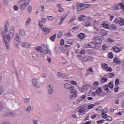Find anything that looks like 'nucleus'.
Here are the masks:
<instances>
[{"label": "nucleus", "mask_w": 124, "mask_h": 124, "mask_svg": "<svg viewBox=\"0 0 124 124\" xmlns=\"http://www.w3.org/2000/svg\"><path fill=\"white\" fill-rule=\"evenodd\" d=\"M21 45L24 48H30L31 47V44L28 42L22 43Z\"/></svg>", "instance_id": "12"}, {"label": "nucleus", "mask_w": 124, "mask_h": 124, "mask_svg": "<svg viewBox=\"0 0 124 124\" xmlns=\"http://www.w3.org/2000/svg\"><path fill=\"white\" fill-rule=\"evenodd\" d=\"M105 119L108 122H111L112 120H113V118L110 116H108L106 117L105 118Z\"/></svg>", "instance_id": "21"}, {"label": "nucleus", "mask_w": 124, "mask_h": 124, "mask_svg": "<svg viewBox=\"0 0 124 124\" xmlns=\"http://www.w3.org/2000/svg\"><path fill=\"white\" fill-rule=\"evenodd\" d=\"M108 58L109 59H113L114 58V55L113 54V52H109L108 54Z\"/></svg>", "instance_id": "26"}, {"label": "nucleus", "mask_w": 124, "mask_h": 124, "mask_svg": "<svg viewBox=\"0 0 124 124\" xmlns=\"http://www.w3.org/2000/svg\"><path fill=\"white\" fill-rule=\"evenodd\" d=\"M108 111L109 110H108V108H104L102 111L103 113H108Z\"/></svg>", "instance_id": "57"}, {"label": "nucleus", "mask_w": 124, "mask_h": 124, "mask_svg": "<svg viewBox=\"0 0 124 124\" xmlns=\"http://www.w3.org/2000/svg\"><path fill=\"white\" fill-rule=\"evenodd\" d=\"M14 27L13 26H10L9 29V32H14Z\"/></svg>", "instance_id": "28"}, {"label": "nucleus", "mask_w": 124, "mask_h": 124, "mask_svg": "<svg viewBox=\"0 0 124 124\" xmlns=\"http://www.w3.org/2000/svg\"><path fill=\"white\" fill-rule=\"evenodd\" d=\"M119 5V7L120 6L121 9H122L123 10H124V4H123L122 3H120Z\"/></svg>", "instance_id": "45"}, {"label": "nucleus", "mask_w": 124, "mask_h": 124, "mask_svg": "<svg viewBox=\"0 0 124 124\" xmlns=\"http://www.w3.org/2000/svg\"><path fill=\"white\" fill-rule=\"evenodd\" d=\"M93 40L95 41L96 44H100L102 42V39H101V37L98 36V37H94L93 38Z\"/></svg>", "instance_id": "7"}, {"label": "nucleus", "mask_w": 124, "mask_h": 124, "mask_svg": "<svg viewBox=\"0 0 124 124\" xmlns=\"http://www.w3.org/2000/svg\"><path fill=\"white\" fill-rule=\"evenodd\" d=\"M61 79H68V77L65 74H62Z\"/></svg>", "instance_id": "36"}, {"label": "nucleus", "mask_w": 124, "mask_h": 124, "mask_svg": "<svg viewBox=\"0 0 124 124\" xmlns=\"http://www.w3.org/2000/svg\"><path fill=\"white\" fill-rule=\"evenodd\" d=\"M65 18H66V16L65 17H62V18H61L60 24L63 23V21H64V20H65Z\"/></svg>", "instance_id": "49"}, {"label": "nucleus", "mask_w": 124, "mask_h": 124, "mask_svg": "<svg viewBox=\"0 0 124 124\" xmlns=\"http://www.w3.org/2000/svg\"><path fill=\"white\" fill-rule=\"evenodd\" d=\"M91 5L90 4H81V6L83 9H85V8H87V7H89Z\"/></svg>", "instance_id": "31"}, {"label": "nucleus", "mask_w": 124, "mask_h": 124, "mask_svg": "<svg viewBox=\"0 0 124 124\" xmlns=\"http://www.w3.org/2000/svg\"><path fill=\"white\" fill-rule=\"evenodd\" d=\"M103 89L104 91H107V93H109V91H110L109 89V87L107 85H105Z\"/></svg>", "instance_id": "24"}, {"label": "nucleus", "mask_w": 124, "mask_h": 124, "mask_svg": "<svg viewBox=\"0 0 124 124\" xmlns=\"http://www.w3.org/2000/svg\"><path fill=\"white\" fill-rule=\"evenodd\" d=\"M19 34L20 36H25L26 35V32L25 30L21 29L19 31Z\"/></svg>", "instance_id": "15"}, {"label": "nucleus", "mask_w": 124, "mask_h": 124, "mask_svg": "<svg viewBox=\"0 0 124 124\" xmlns=\"http://www.w3.org/2000/svg\"><path fill=\"white\" fill-rule=\"evenodd\" d=\"M112 49H113L114 51L115 52V53H120V52H121L120 48H119V47H117V46H114L112 47Z\"/></svg>", "instance_id": "19"}, {"label": "nucleus", "mask_w": 124, "mask_h": 124, "mask_svg": "<svg viewBox=\"0 0 124 124\" xmlns=\"http://www.w3.org/2000/svg\"><path fill=\"white\" fill-rule=\"evenodd\" d=\"M115 8L116 10H119V9H120V5H119V4L115 5Z\"/></svg>", "instance_id": "53"}, {"label": "nucleus", "mask_w": 124, "mask_h": 124, "mask_svg": "<svg viewBox=\"0 0 124 124\" xmlns=\"http://www.w3.org/2000/svg\"><path fill=\"white\" fill-rule=\"evenodd\" d=\"M86 109L83 107H80L78 108V113L82 114V113H85Z\"/></svg>", "instance_id": "17"}, {"label": "nucleus", "mask_w": 124, "mask_h": 124, "mask_svg": "<svg viewBox=\"0 0 124 124\" xmlns=\"http://www.w3.org/2000/svg\"><path fill=\"white\" fill-rule=\"evenodd\" d=\"M113 62L118 65H119V64H121V61L117 57H115L113 59Z\"/></svg>", "instance_id": "14"}, {"label": "nucleus", "mask_w": 124, "mask_h": 124, "mask_svg": "<svg viewBox=\"0 0 124 124\" xmlns=\"http://www.w3.org/2000/svg\"><path fill=\"white\" fill-rule=\"evenodd\" d=\"M54 93V90L53 87L49 85L48 89V94H53Z\"/></svg>", "instance_id": "13"}, {"label": "nucleus", "mask_w": 124, "mask_h": 124, "mask_svg": "<svg viewBox=\"0 0 124 124\" xmlns=\"http://www.w3.org/2000/svg\"><path fill=\"white\" fill-rule=\"evenodd\" d=\"M76 19V16H73L70 19V20L69 21V23H72V22H74Z\"/></svg>", "instance_id": "34"}, {"label": "nucleus", "mask_w": 124, "mask_h": 124, "mask_svg": "<svg viewBox=\"0 0 124 124\" xmlns=\"http://www.w3.org/2000/svg\"><path fill=\"white\" fill-rule=\"evenodd\" d=\"M41 30L43 32V34H45V35L49 34V33H50V32L51 31V30L47 28L44 27L42 28Z\"/></svg>", "instance_id": "8"}, {"label": "nucleus", "mask_w": 124, "mask_h": 124, "mask_svg": "<svg viewBox=\"0 0 124 124\" xmlns=\"http://www.w3.org/2000/svg\"><path fill=\"white\" fill-rule=\"evenodd\" d=\"M62 73L58 72L57 73V76L58 77H60V78H62Z\"/></svg>", "instance_id": "63"}, {"label": "nucleus", "mask_w": 124, "mask_h": 124, "mask_svg": "<svg viewBox=\"0 0 124 124\" xmlns=\"http://www.w3.org/2000/svg\"><path fill=\"white\" fill-rule=\"evenodd\" d=\"M86 17H87V16H85L84 15H81L79 17H78V19L80 21H84V20H85L84 19V18H86Z\"/></svg>", "instance_id": "20"}, {"label": "nucleus", "mask_w": 124, "mask_h": 124, "mask_svg": "<svg viewBox=\"0 0 124 124\" xmlns=\"http://www.w3.org/2000/svg\"><path fill=\"white\" fill-rule=\"evenodd\" d=\"M76 6L78 7L77 8V11H81L83 10H84V8H83V7H82V5L79 3H77Z\"/></svg>", "instance_id": "11"}, {"label": "nucleus", "mask_w": 124, "mask_h": 124, "mask_svg": "<svg viewBox=\"0 0 124 124\" xmlns=\"http://www.w3.org/2000/svg\"><path fill=\"white\" fill-rule=\"evenodd\" d=\"M30 101V99L28 98H26L24 100L25 103H29V102Z\"/></svg>", "instance_id": "61"}, {"label": "nucleus", "mask_w": 124, "mask_h": 124, "mask_svg": "<svg viewBox=\"0 0 124 124\" xmlns=\"http://www.w3.org/2000/svg\"><path fill=\"white\" fill-rule=\"evenodd\" d=\"M31 110V106H28L27 108L26 109V112H30Z\"/></svg>", "instance_id": "47"}, {"label": "nucleus", "mask_w": 124, "mask_h": 124, "mask_svg": "<svg viewBox=\"0 0 124 124\" xmlns=\"http://www.w3.org/2000/svg\"><path fill=\"white\" fill-rule=\"evenodd\" d=\"M62 37V32H59L57 35V38H61Z\"/></svg>", "instance_id": "35"}, {"label": "nucleus", "mask_w": 124, "mask_h": 124, "mask_svg": "<svg viewBox=\"0 0 124 124\" xmlns=\"http://www.w3.org/2000/svg\"><path fill=\"white\" fill-rule=\"evenodd\" d=\"M32 82H33V86L35 88H38V89H39L40 88V86H38V82H37V79H33L32 80Z\"/></svg>", "instance_id": "10"}, {"label": "nucleus", "mask_w": 124, "mask_h": 124, "mask_svg": "<svg viewBox=\"0 0 124 124\" xmlns=\"http://www.w3.org/2000/svg\"><path fill=\"white\" fill-rule=\"evenodd\" d=\"M78 38H80V39H84V38H85V34L80 33L78 35Z\"/></svg>", "instance_id": "23"}, {"label": "nucleus", "mask_w": 124, "mask_h": 124, "mask_svg": "<svg viewBox=\"0 0 124 124\" xmlns=\"http://www.w3.org/2000/svg\"><path fill=\"white\" fill-rule=\"evenodd\" d=\"M39 25L41 29H43V28H44V26H43V23H42V21L39 22Z\"/></svg>", "instance_id": "41"}, {"label": "nucleus", "mask_w": 124, "mask_h": 124, "mask_svg": "<svg viewBox=\"0 0 124 124\" xmlns=\"http://www.w3.org/2000/svg\"><path fill=\"white\" fill-rule=\"evenodd\" d=\"M3 93V89L0 86V96Z\"/></svg>", "instance_id": "46"}, {"label": "nucleus", "mask_w": 124, "mask_h": 124, "mask_svg": "<svg viewBox=\"0 0 124 124\" xmlns=\"http://www.w3.org/2000/svg\"><path fill=\"white\" fill-rule=\"evenodd\" d=\"M19 8H18L17 6L15 5L14 6V10L17 11Z\"/></svg>", "instance_id": "64"}, {"label": "nucleus", "mask_w": 124, "mask_h": 124, "mask_svg": "<svg viewBox=\"0 0 124 124\" xmlns=\"http://www.w3.org/2000/svg\"><path fill=\"white\" fill-rule=\"evenodd\" d=\"M108 41H109V42H115V40H113L110 38H108Z\"/></svg>", "instance_id": "58"}, {"label": "nucleus", "mask_w": 124, "mask_h": 124, "mask_svg": "<svg viewBox=\"0 0 124 124\" xmlns=\"http://www.w3.org/2000/svg\"><path fill=\"white\" fill-rule=\"evenodd\" d=\"M3 110V106L1 105V103H0V113H1V111Z\"/></svg>", "instance_id": "51"}, {"label": "nucleus", "mask_w": 124, "mask_h": 124, "mask_svg": "<svg viewBox=\"0 0 124 124\" xmlns=\"http://www.w3.org/2000/svg\"><path fill=\"white\" fill-rule=\"evenodd\" d=\"M101 115L102 116V118L103 119H105V118H106V117L108 116H107V114L106 113H105V112H102L101 113Z\"/></svg>", "instance_id": "42"}, {"label": "nucleus", "mask_w": 124, "mask_h": 124, "mask_svg": "<svg viewBox=\"0 0 124 124\" xmlns=\"http://www.w3.org/2000/svg\"><path fill=\"white\" fill-rule=\"evenodd\" d=\"M15 40L16 41H17V42H19V41H20V40H21V37L20 36V35H19L18 34H16L15 35Z\"/></svg>", "instance_id": "18"}, {"label": "nucleus", "mask_w": 124, "mask_h": 124, "mask_svg": "<svg viewBox=\"0 0 124 124\" xmlns=\"http://www.w3.org/2000/svg\"><path fill=\"white\" fill-rule=\"evenodd\" d=\"M108 87L110 88V89H113V88H114V84L110 82L108 84Z\"/></svg>", "instance_id": "44"}, {"label": "nucleus", "mask_w": 124, "mask_h": 124, "mask_svg": "<svg viewBox=\"0 0 124 124\" xmlns=\"http://www.w3.org/2000/svg\"><path fill=\"white\" fill-rule=\"evenodd\" d=\"M103 28H105V29H108L109 28V25L106 23H104L102 24Z\"/></svg>", "instance_id": "37"}, {"label": "nucleus", "mask_w": 124, "mask_h": 124, "mask_svg": "<svg viewBox=\"0 0 124 124\" xmlns=\"http://www.w3.org/2000/svg\"><path fill=\"white\" fill-rule=\"evenodd\" d=\"M101 110H102V106H99L96 109V112H99V111H101Z\"/></svg>", "instance_id": "39"}, {"label": "nucleus", "mask_w": 124, "mask_h": 124, "mask_svg": "<svg viewBox=\"0 0 124 124\" xmlns=\"http://www.w3.org/2000/svg\"><path fill=\"white\" fill-rule=\"evenodd\" d=\"M87 52L88 54H89V55H93V52L91 50H88Z\"/></svg>", "instance_id": "59"}, {"label": "nucleus", "mask_w": 124, "mask_h": 124, "mask_svg": "<svg viewBox=\"0 0 124 124\" xmlns=\"http://www.w3.org/2000/svg\"><path fill=\"white\" fill-rule=\"evenodd\" d=\"M107 48H108V46L106 45V44H104L102 46V50L103 51H105Z\"/></svg>", "instance_id": "29"}, {"label": "nucleus", "mask_w": 124, "mask_h": 124, "mask_svg": "<svg viewBox=\"0 0 124 124\" xmlns=\"http://www.w3.org/2000/svg\"><path fill=\"white\" fill-rule=\"evenodd\" d=\"M36 50H37V51H39V52H40V51H42L41 46H37L36 47Z\"/></svg>", "instance_id": "56"}, {"label": "nucleus", "mask_w": 124, "mask_h": 124, "mask_svg": "<svg viewBox=\"0 0 124 124\" xmlns=\"http://www.w3.org/2000/svg\"><path fill=\"white\" fill-rule=\"evenodd\" d=\"M69 91H70L71 93H73L72 95H70V98H73V97H76L77 96V91H75V88L74 86L71 85L70 88H69Z\"/></svg>", "instance_id": "2"}, {"label": "nucleus", "mask_w": 124, "mask_h": 124, "mask_svg": "<svg viewBox=\"0 0 124 124\" xmlns=\"http://www.w3.org/2000/svg\"><path fill=\"white\" fill-rule=\"evenodd\" d=\"M58 11L59 12H63V11H64V9L62 7L60 8L58 10Z\"/></svg>", "instance_id": "55"}, {"label": "nucleus", "mask_w": 124, "mask_h": 124, "mask_svg": "<svg viewBox=\"0 0 124 124\" xmlns=\"http://www.w3.org/2000/svg\"><path fill=\"white\" fill-rule=\"evenodd\" d=\"M114 22L115 24H119L120 26H124V20L123 19L115 18Z\"/></svg>", "instance_id": "6"}, {"label": "nucleus", "mask_w": 124, "mask_h": 124, "mask_svg": "<svg viewBox=\"0 0 124 124\" xmlns=\"http://www.w3.org/2000/svg\"><path fill=\"white\" fill-rule=\"evenodd\" d=\"M85 48H91L93 49V48L96 47V44L94 42H90L84 45Z\"/></svg>", "instance_id": "5"}, {"label": "nucleus", "mask_w": 124, "mask_h": 124, "mask_svg": "<svg viewBox=\"0 0 124 124\" xmlns=\"http://www.w3.org/2000/svg\"><path fill=\"white\" fill-rule=\"evenodd\" d=\"M111 28L112 29V30H113V31H116V30H117V27H116V25L114 24L111 25Z\"/></svg>", "instance_id": "52"}, {"label": "nucleus", "mask_w": 124, "mask_h": 124, "mask_svg": "<svg viewBox=\"0 0 124 124\" xmlns=\"http://www.w3.org/2000/svg\"><path fill=\"white\" fill-rule=\"evenodd\" d=\"M92 57L91 56H85L82 57V62H90V61H92Z\"/></svg>", "instance_id": "9"}, {"label": "nucleus", "mask_w": 124, "mask_h": 124, "mask_svg": "<svg viewBox=\"0 0 124 124\" xmlns=\"http://www.w3.org/2000/svg\"><path fill=\"white\" fill-rule=\"evenodd\" d=\"M41 50L40 53H44V54H49V49L47 48V46L43 45L41 46Z\"/></svg>", "instance_id": "4"}, {"label": "nucleus", "mask_w": 124, "mask_h": 124, "mask_svg": "<svg viewBox=\"0 0 124 124\" xmlns=\"http://www.w3.org/2000/svg\"><path fill=\"white\" fill-rule=\"evenodd\" d=\"M120 84V79L117 78L115 80V86H117V85H119Z\"/></svg>", "instance_id": "48"}, {"label": "nucleus", "mask_w": 124, "mask_h": 124, "mask_svg": "<svg viewBox=\"0 0 124 124\" xmlns=\"http://www.w3.org/2000/svg\"><path fill=\"white\" fill-rule=\"evenodd\" d=\"M94 106H95V105H94V104H90L89 105H88V109H89V110L92 109V108H93V107H94Z\"/></svg>", "instance_id": "30"}, {"label": "nucleus", "mask_w": 124, "mask_h": 124, "mask_svg": "<svg viewBox=\"0 0 124 124\" xmlns=\"http://www.w3.org/2000/svg\"><path fill=\"white\" fill-rule=\"evenodd\" d=\"M90 26H92V22L87 21L85 23V27H90Z\"/></svg>", "instance_id": "32"}, {"label": "nucleus", "mask_w": 124, "mask_h": 124, "mask_svg": "<svg viewBox=\"0 0 124 124\" xmlns=\"http://www.w3.org/2000/svg\"><path fill=\"white\" fill-rule=\"evenodd\" d=\"M28 5L29 3L28 2H24L22 4V7H23V8H25V7L28 6Z\"/></svg>", "instance_id": "38"}, {"label": "nucleus", "mask_w": 124, "mask_h": 124, "mask_svg": "<svg viewBox=\"0 0 124 124\" xmlns=\"http://www.w3.org/2000/svg\"><path fill=\"white\" fill-rule=\"evenodd\" d=\"M109 16L110 18V21H113V19H114V16L112 15H109Z\"/></svg>", "instance_id": "62"}, {"label": "nucleus", "mask_w": 124, "mask_h": 124, "mask_svg": "<svg viewBox=\"0 0 124 124\" xmlns=\"http://www.w3.org/2000/svg\"><path fill=\"white\" fill-rule=\"evenodd\" d=\"M71 86V85H69L67 83H66L64 85V87L65 88V89H69V88H70Z\"/></svg>", "instance_id": "40"}, {"label": "nucleus", "mask_w": 124, "mask_h": 124, "mask_svg": "<svg viewBox=\"0 0 124 124\" xmlns=\"http://www.w3.org/2000/svg\"><path fill=\"white\" fill-rule=\"evenodd\" d=\"M61 45H64V39H61L60 42Z\"/></svg>", "instance_id": "60"}, {"label": "nucleus", "mask_w": 124, "mask_h": 124, "mask_svg": "<svg viewBox=\"0 0 124 124\" xmlns=\"http://www.w3.org/2000/svg\"><path fill=\"white\" fill-rule=\"evenodd\" d=\"M65 36H66V37H70V36H71V32H68V33H66L65 34Z\"/></svg>", "instance_id": "50"}, {"label": "nucleus", "mask_w": 124, "mask_h": 124, "mask_svg": "<svg viewBox=\"0 0 124 124\" xmlns=\"http://www.w3.org/2000/svg\"><path fill=\"white\" fill-rule=\"evenodd\" d=\"M108 79H107V78L106 77H103L102 78V82H103V83H106V81L108 80Z\"/></svg>", "instance_id": "33"}, {"label": "nucleus", "mask_w": 124, "mask_h": 124, "mask_svg": "<svg viewBox=\"0 0 124 124\" xmlns=\"http://www.w3.org/2000/svg\"><path fill=\"white\" fill-rule=\"evenodd\" d=\"M57 36V34L55 33L52 36L50 37V39L51 40V41H55V39L56 38V37Z\"/></svg>", "instance_id": "22"}, {"label": "nucleus", "mask_w": 124, "mask_h": 124, "mask_svg": "<svg viewBox=\"0 0 124 124\" xmlns=\"http://www.w3.org/2000/svg\"><path fill=\"white\" fill-rule=\"evenodd\" d=\"M105 76H106V77H108V78H113V77L115 76V74L113 73H108L106 75H105Z\"/></svg>", "instance_id": "16"}, {"label": "nucleus", "mask_w": 124, "mask_h": 124, "mask_svg": "<svg viewBox=\"0 0 124 124\" xmlns=\"http://www.w3.org/2000/svg\"><path fill=\"white\" fill-rule=\"evenodd\" d=\"M4 31H5L2 32V36L5 42L7 50H10L9 43H10V40L13 38L14 33L12 32H9V33L6 35V36H5V34H6L7 31H8V23H6L5 25Z\"/></svg>", "instance_id": "1"}, {"label": "nucleus", "mask_w": 124, "mask_h": 124, "mask_svg": "<svg viewBox=\"0 0 124 124\" xmlns=\"http://www.w3.org/2000/svg\"><path fill=\"white\" fill-rule=\"evenodd\" d=\"M5 116H6V117H10V116L13 117V116H14V113H12V112H7L5 114Z\"/></svg>", "instance_id": "27"}, {"label": "nucleus", "mask_w": 124, "mask_h": 124, "mask_svg": "<svg viewBox=\"0 0 124 124\" xmlns=\"http://www.w3.org/2000/svg\"><path fill=\"white\" fill-rule=\"evenodd\" d=\"M81 92L85 93H91V87L89 85H85L82 87Z\"/></svg>", "instance_id": "3"}, {"label": "nucleus", "mask_w": 124, "mask_h": 124, "mask_svg": "<svg viewBox=\"0 0 124 124\" xmlns=\"http://www.w3.org/2000/svg\"><path fill=\"white\" fill-rule=\"evenodd\" d=\"M31 18H28L25 23V26H28V25H30V23H31Z\"/></svg>", "instance_id": "25"}, {"label": "nucleus", "mask_w": 124, "mask_h": 124, "mask_svg": "<svg viewBox=\"0 0 124 124\" xmlns=\"http://www.w3.org/2000/svg\"><path fill=\"white\" fill-rule=\"evenodd\" d=\"M79 29V26H75L72 28V30H78Z\"/></svg>", "instance_id": "54"}, {"label": "nucleus", "mask_w": 124, "mask_h": 124, "mask_svg": "<svg viewBox=\"0 0 124 124\" xmlns=\"http://www.w3.org/2000/svg\"><path fill=\"white\" fill-rule=\"evenodd\" d=\"M47 20H49L50 21H53L54 20V18L53 16H48L47 17Z\"/></svg>", "instance_id": "43"}]
</instances>
